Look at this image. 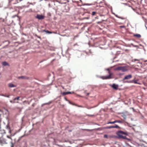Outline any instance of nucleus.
<instances>
[{"label": "nucleus", "instance_id": "obj_20", "mask_svg": "<svg viewBox=\"0 0 147 147\" xmlns=\"http://www.w3.org/2000/svg\"><path fill=\"white\" fill-rule=\"evenodd\" d=\"M2 96H4V97H7V98L9 97V95H4V94H2Z\"/></svg>", "mask_w": 147, "mask_h": 147}, {"label": "nucleus", "instance_id": "obj_31", "mask_svg": "<svg viewBox=\"0 0 147 147\" xmlns=\"http://www.w3.org/2000/svg\"><path fill=\"white\" fill-rule=\"evenodd\" d=\"M62 88H63V89H64V87H62Z\"/></svg>", "mask_w": 147, "mask_h": 147}, {"label": "nucleus", "instance_id": "obj_21", "mask_svg": "<svg viewBox=\"0 0 147 147\" xmlns=\"http://www.w3.org/2000/svg\"><path fill=\"white\" fill-rule=\"evenodd\" d=\"M96 13V12L95 11H93L92 12V15L93 16Z\"/></svg>", "mask_w": 147, "mask_h": 147}, {"label": "nucleus", "instance_id": "obj_4", "mask_svg": "<svg viewBox=\"0 0 147 147\" xmlns=\"http://www.w3.org/2000/svg\"><path fill=\"white\" fill-rule=\"evenodd\" d=\"M116 69L117 70H121L123 72L127 71L128 70V69L127 67H117Z\"/></svg>", "mask_w": 147, "mask_h": 147}, {"label": "nucleus", "instance_id": "obj_23", "mask_svg": "<svg viewBox=\"0 0 147 147\" xmlns=\"http://www.w3.org/2000/svg\"><path fill=\"white\" fill-rule=\"evenodd\" d=\"M69 103L70 104H71L72 105H75V106H77V105L75 104L74 103H72V102H69Z\"/></svg>", "mask_w": 147, "mask_h": 147}, {"label": "nucleus", "instance_id": "obj_5", "mask_svg": "<svg viewBox=\"0 0 147 147\" xmlns=\"http://www.w3.org/2000/svg\"><path fill=\"white\" fill-rule=\"evenodd\" d=\"M105 128V129H111L112 128H119L120 127L117 125H115L114 126L106 127Z\"/></svg>", "mask_w": 147, "mask_h": 147}, {"label": "nucleus", "instance_id": "obj_18", "mask_svg": "<svg viewBox=\"0 0 147 147\" xmlns=\"http://www.w3.org/2000/svg\"><path fill=\"white\" fill-rule=\"evenodd\" d=\"M20 98V97L18 96V97H16V98H15L13 100H19V98Z\"/></svg>", "mask_w": 147, "mask_h": 147}, {"label": "nucleus", "instance_id": "obj_8", "mask_svg": "<svg viewBox=\"0 0 147 147\" xmlns=\"http://www.w3.org/2000/svg\"><path fill=\"white\" fill-rule=\"evenodd\" d=\"M18 79H29V78L26 76H19L18 77Z\"/></svg>", "mask_w": 147, "mask_h": 147}, {"label": "nucleus", "instance_id": "obj_3", "mask_svg": "<svg viewBox=\"0 0 147 147\" xmlns=\"http://www.w3.org/2000/svg\"><path fill=\"white\" fill-rule=\"evenodd\" d=\"M107 70L108 71V73L109 74V75L107 76H102L100 78L103 80L110 79L112 78V76L113 75V73L111 72L109 69H107Z\"/></svg>", "mask_w": 147, "mask_h": 147}, {"label": "nucleus", "instance_id": "obj_29", "mask_svg": "<svg viewBox=\"0 0 147 147\" xmlns=\"http://www.w3.org/2000/svg\"><path fill=\"white\" fill-rule=\"evenodd\" d=\"M10 102H11V103H13V101H12V100H10Z\"/></svg>", "mask_w": 147, "mask_h": 147}, {"label": "nucleus", "instance_id": "obj_25", "mask_svg": "<svg viewBox=\"0 0 147 147\" xmlns=\"http://www.w3.org/2000/svg\"><path fill=\"white\" fill-rule=\"evenodd\" d=\"M51 102H48V103H45L44 104V105H48V104H49L51 103Z\"/></svg>", "mask_w": 147, "mask_h": 147}, {"label": "nucleus", "instance_id": "obj_27", "mask_svg": "<svg viewBox=\"0 0 147 147\" xmlns=\"http://www.w3.org/2000/svg\"><path fill=\"white\" fill-rule=\"evenodd\" d=\"M100 16H104V15H101V14H100Z\"/></svg>", "mask_w": 147, "mask_h": 147}, {"label": "nucleus", "instance_id": "obj_9", "mask_svg": "<svg viewBox=\"0 0 147 147\" xmlns=\"http://www.w3.org/2000/svg\"><path fill=\"white\" fill-rule=\"evenodd\" d=\"M134 36L137 38H140L141 37V35L139 34H134Z\"/></svg>", "mask_w": 147, "mask_h": 147}, {"label": "nucleus", "instance_id": "obj_2", "mask_svg": "<svg viewBox=\"0 0 147 147\" xmlns=\"http://www.w3.org/2000/svg\"><path fill=\"white\" fill-rule=\"evenodd\" d=\"M119 138L125 139V137L123 136V135H127V134L126 132H123L121 131H118L116 133Z\"/></svg>", "mask_w": 147, "mask_h": 147}, {"label": "nucleus", "instance_id": "obj_30", "mask_svg": "<svg viewBox=\"0 0 147 147\" xmlns=\"http://www.w3.org/2000/svg\"><path fill=\"white\" fill-rule=\"evenodd\" d=\"M89 93H88L87 94V95H89Z\"/></svg>", "mask_w": 147, "mask_h": 147}, {"label": "nucleus", "instance_id": "obj_26", "mask_svg": "<svg viewBox=\"0 0 147 147\" xmlns=\"http://www.w3.org/2000/svg\"><path fill=\"white\" fill-rule=\"evenodd\" d=\"M120 27L121 28H125V26H120Z\"/></svg>", "mask_w": 147, "mask_h": 147}, {"label": "nucleus", "instance_id": "obj_16", "mask_svg": "<svg viewBox=\"0 0 147 147\" xmlns=\"http://www.w3.org/2000/svg\"><path fill=\"white\" fill-rule=\"evenodd\" d=\"M114 15H115V16L116 17H117L118 18H121V19H124V18H123L119 17L116 14H115V13H114Z\"/></svg>", "mask_w": 147, "mask_h": 147}, {"label": "nucleus", "instance_id": "obj_7", "mask_svg": "<svg viewBox=\"0 0 147 147\" xmlns=\"http://www.w3.org/2000/svg\"><path fill=\"white\" fill-rule=\"evenodd\" d=\"M132 75H129L125 76L123 78V80H128L131 79L132 78Z\"/></svg>", "mask_w": 147, "mask_h": 147}, {"label": "nucleus", "instance_id": "obj_17", "mask_svg": "<svg viewBox=\"0 0 147 147\" xmlns=\"http://www.w3.org/2000/svg\"><path fill=\"white\" fill-rule=\"evenodd\" d=\"M67 92V94H74V92Z\"/></svg>", "mask_w": 147, "mask_h": 147}, {"label": "nucleus", "instance_id": "obj_34", "mask_svg": "<svg viewBox=\"0 0 147 147\" xmlns=\"http://www.w3.org/2000/svg\"><path fill=\"white\" fill-rule=\"evenodd\" d=\"M146 64L147 65V63H146Z\"/></svg>", "mask_w": 147, "mask_h": 147}, {"label": "nucleus", "instance_id": "obj_32", "mask_svg": "<svg viewBox=\"0 0 147 147\" xmlns=\"http://www.w3.org/2000/svg\"><path fill=\"white\" fill-rule=\"evenodd\" d=\"M34 104H33L32 105L33 106H34Z\"/></svg>", "mask_w": 147, "mask_h": 147}, {"label": "nucleus", "instance_id": "obj_15", "mask_svg": "<svg viewBox=\"0 0 147 147\" xmlns=\"http://www.w3.org/2000/svg\"><path fill=\"white\" fill-rule=\"evenodd\" d=\"M116 123L115 121H112V122H108L107 123V124H114V123Z\"/></svg>", "mask_w": 147, "mask_h": 147}, {"label": "nucleus", "instance_id": "obj_13", "mask_svg": "<svg viewBox=\"0 0 147 147\" xmlns=\"http://www.w3.org/2000/svg\"><path fill=\"white\" fill-rule=\"evenodd\" d=\"M3 65L4 66L8 65V64L6 62H4L3 63Z\"/></svg>", "mask_w": 147, "mask_h": 147}, {"label": "nucleus", "instance_id": "obj_6", "mask_svg": "<svg viewBox=\"0 0 147 147\" xmlns=\"http://www.w3.org/2000/svg\"><path fill=\"white\" fill-rule=\"evenodd\" d=\"M35 18L38 20H42L44 18L45 16L42 15H37L35 17Z\"/></svg>", "mask_w": 147, "mask_h": 147}, {"label": "nucleus", "instance_id": "obj_1", "mask_svg": "<svg viewBox=\"0 0 147 147\" xmlns=\"http://www.w3.org/2000/svg\"><path fill=\"white\" fill-rule=\"evenodd\" d=\"M6 128L8 130L9 133L10 134V135L7 136L6 138L1 139L0 138V143L2 145L3 144H7L10 142H12V139L11 137L14 136L15 134V133L14 134H11V130L8 125H6Z\"/></svg>", "mask_w": 147, "mask_h": 147}, {"label": "nucleus", "instance_id": "obj_22", "mask_svg": "<svg viewBox=\"0 0 147 147\" xmlns=\"http://www.w3.org/2000/svg\"><path fill=\"white\" fill-rule=\"evenodd\" d=\"M62 94L63 96H64V95L67 94V92H64L62 93Z\"/></svg>", "mask_w": 147, "mask_h": 147}, {"label": "nucleus", "instance_id": "obj_10", "mask_svg": "<svg viewBox=\"0 0 147 147\" xmlns=\"http://www.w3.org/2000/svg\"><path fill=\"white\" fill-rule=\"evenodd\" d=\"M112 87L113 88L116 90L117 89L118 86L115 84H113L112 85Z\"/></svg>", "mask_w": 147, "mask_h": 147}, {"label": "nucleus", "instance_id": "obj_12", "mask_svg": "<svg viewBox=\"0 0 147 147\" xmlns=\"http://www.w3.org/2000/svg\"><path fill=\"white\" fill-rule=\"evenodd\" d=\"M43 31L45 32H46V33H48V34H51V33H53L52 32L49 31L47 30H43Z\"/></svg>", "mask_w": 147, "mask_h": 147}, {"label": "nucleus", "instance_id": "obj_24", "mask_svg": "<svg viewBox=\"0 0 147 147\" xmlns=\"http://www.w3.org/2000/svg\"><path fill=\"white\" fill-rule=\"evenodd\" d=\"M104 138H108V136L107 135H105L104 136Z\"/></svg>", "mask_w": 147, "mask_h": 147}, {"label": "nucleus", "instance_id": "obj_11", "mask_svg": "<svg viewBox=\"0 0 147 147\" xmlns=\"http://www.w3.org/2000/svg\"><path fill=\"white\" fill-rule=\"evenodd\" d=\"M8 86L10 88L16 87L13 84L11 83H9L8 84Z\"/></svg>", "mask_w": 147, "mask_h": 147}, {"label": "nucleus", "instance_id": "obj_19", "mask_svg": "<svg viewBox=\"0 0 147 147\" xmlns=\"http://www.w3.org/2000/svg\"><path fill=\"white\" fill-rule=\"evenodd\" d=\"M115 121L116 123H122V121H121L117 120H116Z\"/></svg>", "mask_w": 147, "mask_h": 147}, {"label": "nucleus", "instance_id": "obj_33", "mask_svg": "<svg viewBox=\"0 0 147 147\" xmlns=\"http://www.w3.org/2000/svg\"><path fill=\"white\" fill-rule=\"evenodd\" d=\"M78 106L79 107H80V106Z\"/></svg>", "mask_w": 147, "mask_h": 147}, {"label": "nucleus", "instance_id": "obj_28", "mask_svg": "<svg viewBox=\"0 0 147 147\" xmlns=\"http://www.w3.org/2000/svg\"><path fill=\"white\" fill-rule=\"evenodd\" d=\"M144 62H147V60H144Z\"/></svg>", "mask_w": 147, "mask_h": 147}, {"label": "nucleus", "instance_id": "obj_14", "mask_svg": "<svg viewBox=\"0 0 147 147\" xmlns=\"http://www.w3.org/2000/svg\"><path fill=\"white\" fill-rule=\"evenodd\" d=\"M138 81V80H133V82H134L135 84H140V83L137 82V81Z\"/></svg>", "mask_w": 147, "mask_h": 147}]
</instances>
